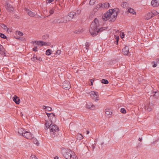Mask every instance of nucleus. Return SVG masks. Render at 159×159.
Returning a JSON list of instances; mask_svg holds the SVG:
<instances>
[{"label":"nucleus","instance_id":"6e6d98bb","mask_svg":"<svg viewBox=\"0 0 159 159\" xmlns=\"http://www.w3.org/2000/svg\"><path fill=\"white\" fill-rule=\"evenodd\" d=\"M115 39H116V40H118L119 41V37L118 36H117L116 35H115Z\"/></svg>","mask_w":159,"mask_h":159},{"label":"nucleus","instance_id":"412c9836","mask_svg":"<svg viewBox=\"0 0 159 159\" xmlns=\"http://www.w3.org/2000/svg\"><path fill=\"white\" fill-rule=\"evenodd\" d=\"M25 130L21 128H19L18 129V132L20 135H22L23 136V134H24Z\"/></svg>","mask_w":159,"mask_h":159},{"label":"nucleus","instance_id":"c85d7f7f","mask_svg":"<svg viewBox=\"0 0 159 159\" xmlns=\"http://www.w3.org/2000/svg\"><path fill=\"white\" fill-rule=\"evenodd\" d=\"M100 8H101V3H99L96 6V8L94 9V11L95 12L97 11Z\"/></svg>","mask_w":159,"mask_h":159},{"label":"nucleus","instance_id":"4d7b16f0","mask_svg":"<svg viewBox=\"0 0 159 159\" xmlns=\"http://www.w3.org/2000/svg\"><path fill=\"white\" fill-rule=\"evenodd\" d=\"M14 18H16L17 19H19V16H18V15H17L16 14H15L14 15Z\"/></svg>","mask_w":159,"mask_h":159},{"label":"nucleus","instance_id":"4be33fe9","mask_svg":"<svg viewBox=\"0 0 159 159\" xmlns=\"http://www.w3.org/2000/svg\"><path fill=\"white\" fill-rule=\"evenodd\" d=\"M49 119L51 121V122H53V121H54L56 120V115L53 116V115H50L49 117H48Z\"/></svg>","mask_w":159,"mask_h":159},{"label":"nucleus","instance_id":"b1692460","mask_svg":"<svg viewBox=\"0 0 159 159\" xmlns=\"http://www.w3.org/2000/svg\"><path fill=\"white\" fill-rule=\"evenodd\" d=\"M127 12L133 14H134L136 13V12L134 10L131 8H129Z\"/></svg>","mask_w":159,"mask_h":159},{"label":"nucleus","instance_id":"4468645a","mask_svg":"<svg viewBox=\"0 0 159 159\" xmlns=\"http://www.w3.org/2000/svg\"><path fill=\"white\" fill-rule=\"evenodd\" d=\"M86 107L87 108L93 110L95 108V106L91 102H89L87 104Z\"/></svg>","mask_w":159,"mask_h":159},{"label":"nucleus","instance_id":"a18cd8bd","mask_svg":"<svg viewBox=\"0 0 159 159\" xmlns=\"http://www.w3.org/2000/svg\"><path fill=\"white\" fill-rule=\"evenodd\" d=\"M17 34L18 35L20 36H23V34L22 32L20 31H17Z\"/></svg>","mask_w":159,"mask_h":159},{"label":"nucleus","instance_id":"a19ab883","mask_svg":"<svg viewBox=\"0 0 159 159\" xmlns=\"http://www.w3.org/2000/svg\"><path fill=\"white\" fill-rule=\"evenodd\" d=\"M20 38L19 39L20 40H21L23 42H25L26 41L25 38L23 37H21L20 38Z\"/></svg>","mask_w":159,"mask_h":159},{"label":"nucleus","instance_id":"6ab92c4d","mask_svg":"<svg viewBox=\"0 0 159 159\" xmlns=\"http://www.w3.org/2000/svg\"><path fill=\"white\" fill-rule=\"evenodd\" d=\"M40 46H49L50 45V43L49 42H46L40 41Z\"/></svg>","mask_w":159,"mask_h":159},{"label":"nucleus","instance_id":"cd10ccee","mask_svg":"<svg viewBox=\"0 0 159 159\" xmlns=\"http://www.w3.org/2000/svg\"><path fill=\"white\" fill-rule=\"evenodd\" d=\"M100 81L101 83L106 84H107L109 83L108 80L106 79H102Z\"/></svg>","mask_w":159,"mask_h":159},{"label":"nucleus","instance_id":"c9c22d12","mask_svg":"<svg viewBox=\"0 0 159 159\" xmlns=\"http://www.w3.org/2000/svg\"><path fill=\"white\" fill-rule=\"evenodd\" d=\"M40 41H33L32 42V43L34 44H35L36 45H38L39 46L40 44Z\"/></svg>","mask_w":159,"mask_h":159},{"label":"nucleus","instance_id":"0eeeda50","mask_svg":"<svg viewBox=\"0 0 159 159\" xmlns=\"http://www.w3.org/2000/svg\"><path fill=\"white\" fill-rule=\"evenodd\" d=\"M62 88L66 89H69L70 88V83L69 81H64L62 85Z\"/></svg>","mask_w":159,"mask_h":159},{"label":"nucleus","instance_id":"4c0bfd02","mask_svg":"<svg viewBox=\"0 0 159 159\" xmlns=\"http://www.w3.org/2000/svg\"><path fill=\"white\" fill-rule=\"evenodd\" d=\"M96 0H90L89 4L91 5H93L95 3Z\"/></svg>","mask_w":159,"mask_h":159},{"label":"nucleus","instance_id":"2f4dec72","mask_svg":"<svg viewBox=\"0 0 159 159\" xmlns=\"http://www.w3.org/2000/svg\"><path fill=\"white\" fill-rule=\"evenodd\" d=\"M52 51L50 49H47L46 52V54L47 55L49 56L52 54Z\"/></svg>","mask_w":159,"mask_h":159},{"label":"nucleus","instance_id":"338daca9","mask_svg":"<svg viewBox=\"0 0 159 159\" xmlns=\"http://www.w3.org/2000/svg\"><path fill=\"white\" fill-rule=\"evenodd\" d=\"M142 140V138H139V140L140 141H141Z\"/></svg>","mask_w":159,"mask_h":159},{"label":"nucleus","instance_id":"864d4df0","mask_svg":"<svg viewBox=\"0 0 159 159\" xmlns=\"http://www.w3.org/2000/svg\"><path fill=\"white\" fill-rule=\"evenodd\" d=\"M37 60L39 61H42V59L41 57H37L36 59Z\"/></svg>","mask_w":159,"mask_h":159},{"label":"nucleus","instance_id":"8fccbe9b","mask_svg":"<svg viewBox=\"0 0 159 159\" xmlns=\"http://www.w3.org/2000/svg\"><path fill=\"white\" fill-rule=\"evenodd\" d=\"M61 51L60 50H57L56 52V54L57 55H59L61 54Z\"/></svg>","mask_w":159,"mask_h":159},{"label":"nucleus","instance_id":"de8ad7c7","mask_svg":"<svg viewBox=\"0 0 159 159\" xmlns=\"http://www.w3.org/2000/svg\"><path fill=\"white\" fill-rule=\"evenodd\" d=\"M31 159H38L34 155H31Z\"/></svg>","mask_w":159,"mask_h":159},{"label":"nucleus","instance_id":"bb28decb","mask_svg":"<svg viewBox=\"0 0 159 159\" xmlns=\"http://www.w3.org/2000/svg\"><path fill=\"white\" fill-rule=\"evenodd\" d=\"M128 5V3L126 2H123L121 5V7L123 8L127 7Z\"/></svg>","mask_w":159,"mask_h":159},{"label":"nucleus","instance_id":"9b49d317","mask_svg":"<svg viewBox=\"0 0 159 159\" xmlns=\"http://www.w3.org/2000/svg\"><path fill=\"white\" fill-rule=\"evenodd\" d=\"M152 103H150L147 104L145 106V109L148 111H151L152 109Z\"/></svg>","mask_w":159,"mask_h":159},{"label":"nucleus","instance_id":"20e7f679","mask_svg":"<svg viewBox=\"0 0 159 159\" xmlns=\"http://www.w3.org/2000/svg\"><path fill=\"white\" fill-rule=\"evenodd\" d=\"M49 129L50 134L53 137L57 136L58 134V132L59 130L58 127L56 125H52Z\"/></svg>","mask_w":159,"mask_h":159},{"label":"nucleus","instance_id":"39448f33","mask_svg":"<svg viewBox=\"0 0 159 159\" xmlns=\"http://www.w3.org/2000/svg\"><path fill=\"white\" fill-rule=\"evenodd\" d=\"M91 98L95 101V102L98 101L99 100V97L98 92H95L94 91H92L90 92Z\"/></svg>","mask_w":159,"mask_h":159},{"label":"nucleus","instance_id":"5701e85b","mask_svg":"<svg viewBox=\"0 0 159 159\" xmlns=\"http://www.w3.org/2000/svg\"><path fill=\"white\" fill-rule=\"evenodd\" d=\"M105 113L106 115L108 116L109 115H111L112 114V112L110 109H106L105 110Z\"/></svg>","mask_w":159,"mask_h":159},{"label":"nucleus","instance_id":"423d86ee","mask_svg":"<svg viewBox=\"0 0 159 159\" xmlns=\"http://www.w3.org/2000/svg\"><path fill=\"white\" fill-rule=\"evenodd\" d=\"M23 135V137L29 139H32L33 138V134L30 132L26 130H25Z\"/></svg>","mask_w":159,"mask_h":159},{"label":"nucleus","instance_id":"473e14b6","mask_svg":"<svg viewBox=\"0 0 159 159\" xmlns=\"http://www.w3.org/2000/svg\"><path fill=\"white\" fill-rule=\"evenodd\" d=\"M81 12V10L80 9H77L76 11L75 12V13L76 17H77L78 15H80V14Z\"/></svg>","mask_w":159,"mask_h":159},{"label":"nucleus","instance_id":"e433bc0d","mask_svg":"<svg viewBox=\"0 0 159 159\" xmlns=\"http://www.w3.org/2000/svg\"><path fill=\"white\" fill-rule=\"evenodd\" d=\"M77 139L79 140H81L83 138L82 135L81 134H79L77 135Z\"/></svg>","mask_w":159,"mask_h":159},{"label":"nucleus","instance_id":"ea45409f","mask_svg":"<svg viewBox=\"0 0 159 159\" xmlns=\"http://www.w3.org/2000/svg\"><path fill=\"white\" fill-rule=\"evenodd\" d=\"M33 46H34V47L33 48V49H32L33 51H34V52H37L38 51V50L37 49V47L35 46L34 45Z\"/></svg>","mask_w":159,"mask_h":159},{"label":"nucleus","instance_id":"9d476101","mask_svg":"<svg viewBox=\"0 0 159 159\" xmlns=\"http://www.w3.org/2000/svg\"><path fill=\"white\" fill-rule=\"evenodd\" d=\"M13 101L16 104L18 105L20 102V100L19 98L16 95H14L13 98Z\"/></svg>","mask_w":159,"mask_h":159},{"label":"nucleus","instance_id":"052dcab7","mask_svg":"<svg viewBox=\"0 0 159 159\" xmlns=\"http://www.w3.org/2000/svg\"><path fill=\"white\" fill-rule=\"evenodd\" d=\"M119 41L116 40L114 42V43L116 44H117L118 43Z\"/></svg>","mask_w":159,"mask_h":159},{"label":"nucleus","instance_id":"72a5a7b5","mask_svg":"<svg viewBox=\"0 0 159 159\" xmlns=\"http://www.w3.org/2000/svg\"><path fill=\"white\" fill-rule=\"evenodd\" d=\"M0 37L1 38L4 39H7V37L3 34L0 33Z\"/></svg>","mask_w":159,"mask_h":159},{"label":"nucleus","instance_id":"bf43d9fd","mask_svg":"<svg viewBox=\"0 0 159 159\" xmlns=\"http://www.w3.org/2000/svg\"><path fill=\"white\" fill-rule=\"evenodd\" d=\"M125 36V34L124 33H122V35L120 36V37L121 38H124V37Z\"/></svg>","mask_w":159,"mask_h":159},{"label":"nucleus","instance_id":"c03bdc74","mask_svg":"<svg viewBox=\"0 0 159 159\" xmlns=\"http://www.w3.org/2000/svg\"><path fill=\"white\" fill-rule=\"evenodd\" d=\"M85 46L86 49H88L89 47V43L88 42H87L85 43Z\"/></svg>","mask_w":159,"mask_h":159},{"label":"nucleus","instance_id":"6e6552de","mask_svg":"<svg viewBox=\"0 0 159 159\" xmlns=\"http://www.w3.org/2000/svg\"><path fill=\"white\" fill-rule=\"evenodd\" d=\"M71 20L69 18L68 15H66L64 16L61 19V20L58 22V23H66L68 21H70Z\"/></svg>","mask_w":159,"mask_h":159},{"label":"nucleus","instance_id":"7c9ffc66","mask_svg":"<svg viewBox=\"0 0 159 159\" xmlns=\"http://www.w3.org/2000/svg\"><path fill=\"white\" fill-rule=\"evenodd\" d=\"M45 126L46 127V129H48L49 128L50 129L51 127V126L52 125V123H51L50 124L48 123V122H46L45 123Z\"/></svg>","mask_w":159,"mask_h":159},{"label":"nucleus","instance_id":"e2e57ef3","mask_svg":"<svg viewBox=\"0 0 159 159\" xmlns=\"http://www.w3.org/2000/svg\"><path fill=\"white\" fill-rule=\"evenodd\" d=\"M31 60L32 61H35V58H34V57H33L31 58Z\"/></svg>","mask_w":159,"mask_h":159},{"label":"nucleus","instance_id":"774afa93","mask_svg":"<svg viewBox=\"0 0 159 159\" xmlns=\"http://www.w3.org/2000/svg\"><path fill=\"white\" fill-rule=\"evenodd\" d=\"M89 131H88V130H87L86 131V134H89Z\"/></svg>","mask_w":159,"mask_h":159},{"label":"nucleus","instance_id":"603ef678","mask_svg":"<svg viewBox=\"0 0 159 159\" xmlns=\"http://www.w3.org/2000/svg\"><path fill=\"white\" fill-rule=\"evenodd\" d=\"M81 32L79 30H76L74 31V33L75 34H79Z\"/></svg>","mask_w":159,"mask_h":159},{"label":"nucleus","instance_id":"37998d69","mask_svg":"<svg viewBox=\"0 0 159 159\" xmlns=\"http://www.w3.org/2000/svg\"><path fill=\"white\" fill-rule=\"evenodd\" d=\"M46 114L47 115L48 117H49L50 116V115H53V116H55V114L53 113H49L47 112H46Z\"/></svg>","mask_w":159,"mask_h":159},{"label":"nucleus","instance_id":"ddd939ff","mask_svg":"<svg viewBox=\"0 0 159 159\" xmlns=\"http://www.w3.org/2000/svg\"><path fill=\"white\" fill-rule=\"evenodd\" d=\"M151 4L153 7H158L159 6V0H152Z\"/></svg>","mask_w":159,"mask_h":159},{"label":"nucleus","instance_id":"0e129e2a","mask_svg":"<svg viewBox=\"0 0 159 159\" xmlns=\"http://www.w3.org/2000/svg\"><path fill=\"white\" fill-rule=\"evenodd\" d=\"M33 57H34V58H35L36 59L37 57L35 55V54H34L33 56Z\"/></svg>","mask_w":159,"mask_h":159},{"label":"nucleus","instance_id":"69168bd1","mask_svg":"<svg viewBox=\"0 0 159 159\" xmlns=\"http://www.w3.org/2000/svg\"><path fill=\"white\" fill-rule=\"evenodd\" d=\"M21 37H19V36H16V37H15V38L16 39H20V38H20Z\"/></svg>","mask_w":159,"mask_h":159},{"label":"nucleus","instance_id":"f257e3e1","mask_svg":"<svg viewBox=\"0 0 159 159\" xmlns=\"http://www.w3.org/2000/svg\"><path fill=\"white\" fill-rule=\"evenodd\" d=\"M99 20L97 18H95L92 22L89 29V32L92 36H96L99 32H102L108 28V27H104L99 29Z\"/></svg>","mask_w":159,"mask_h":159},{"label":"nucleus","instance_id":"2eb2a0df","mask_svg":"<svg viewBox=\"0 0 159 159\" xmlns=\"http://www.w3.org/2000/svg\"><path fill=\"white\" fill-rule=\"evenodd\" d=\"M153 16V13L152 12H149L145 15V19L146 20H148L151 18Z\"/></svg>","mask_w":159,"mask_h":159},{"label":"nucleus","instance_id":"3c124183","mask_svg":"<svg viewBox=\"0 0 159 159\" xmlns=\"http://www.w3.org/2000/svg\"><path fill=\"white\" fill-rule=\"evenodd\" d=\"M96 144L94 143V144H93L91 146V148L92 149L93 151L95 147Z\"/></svg>","mask_w":159,"mask_h":159},{"label":"nucleus","instance_id":"5fc2aeb1","mask_svg":"<svg viewBox=\"0 0 159 159\" xmlns=\"http://www.w3.org/2000/svg\"><path fill=\"white\" fill-rule=\"evenodd\" d=\"M42 37L43 39H47L48 38V35H43V36Z\"/></svg>","mask_w":159,"mask_h":159},{"label":"nucleus","instance_id":"49530a36","mask_svg":"<svg viewBox=\"0 0 159 159\" xmlns=\"http://www.w3.org/2000/svg\"><path fill=\"white\" fill-rule=\"evenodd\" d=\"M152 12L153 13V16L156 15L158 14V12L156 11H153Z\"/></svg>","mask_w":159,"mask_h":159},{"label":"nucleus","instance_id":"79ce46f5","mask_svg":"<svg viewBox=\"0 0 159 159\" xmlns=\"http://www.w3.org/2000/svg\"><path fill=\"white\" fill-rule=\"evenodd\" d=\"M54 11V10L53 9H52L49 11V13H50V15L53 14Z\"/></svg>","mask_w":159,"mask_h":159},{"label":"nucleus","instance_id":"f03ea898","mask_svg":"<svg viewBox=\"0 0 159 159\" xmlns=\"http://www.w3.org/2000/svg\"><path fill=\"white\" fill-rule=\"evenodd\" d=\"M119 11V9L117 8L110 9L103 15L102 18L104 20H109L110 22H114L116 18Z\"/></svg>","mask_w":159,"mask_h":159},{"label":"nucleus","instance_id":"13d9d810","mask_svg":"<svg viewBox=\"0 0 159 159\" xmlns=\"http://www.w3.org/2000/svg\"><path fill=\"white\" fill-rule=\"evenodd\" d=\"M158 138L155 141H154L153 143V144H155L156 142H157L158 141Z\"/></svg>","mask_w":159,"mask_h":159},{"label":"nucleus","instance_id":"393cba45","mask_svg":"<svg viewBox=\"0 0 159 159\" xmlns=\"http://www.w3.org/2000/svg\"><path fill=\"white\" fill-rule=\"evenodd\" d=\"M43 108L44 109H45L46 111H50L52 110V109L51 107H50L48 106H45L44 105L43 106Z\"/></svg>","mask_w":159,"mask_h":159},{"label":"nucleus","instance_id":"f3484780","mask_svg":"<svg viewBox=\"0 0 159 159\" xmlns=\"http://www.w3.org/2000/svg\"><path fill=\"white\" fill-rule=\"evenodd\" d=\"M7 9V10L11 12H12L13 11V8L12 6L9 3H7L6 5Z\"/></svg>","mask_w":159,"mask_h":159},{"label":"nucleus","instance_id":"680f3d73","mask_svg":"<svg viewBox=\"0 0 159 159\" xmlns=\"http://www.w3.org/2000/svg\"><path fill=\"white\" fill-rule=\"evenodd\" d=\"M157 93V92L156 91V92H155V94H154V95H153V96H154V97L155 98H156V93Z\"/></svg>","mask_w":159,"mask_h":159},{"label":"nucleus","instance_id":"58836bf2","mask_svg":"<svg viewBox=\"0 0 159 159\" xmlns=\"http://www.w3.org/2000/svg\"><path fill=\"white\" fill-rule=\"evenodd\" d=\"M151 63L152 64V66L153 67H156L157 65V63L156 62H155L154 61L152 62Z\"/></svg>","mask_w":159,"mask_h":159},{"label":"nucleus","instance_id":"dca6fc26","mask_svg":"<svg viewBox=\"0 0 159 159\" xmlns=\"http://www.w3.org/2000/svg\"><path fill=\"white\" fill-rule=\"evenodd\" d=\"M0 54L1 55H5L6 54L5 50L3 47L0 44Z\"/></svg>","mask_w":159,"mask_h":159},{"label":"nucleus","instance_id":"a211bd4d","mask_svg":"<svg viewBox=\"0 0 159 159\" xmlns=\"http://www.w3.org/2000/svg\"><path fill=\"white\" fill-rule=\"evenodd\" d=\"M26 11L27 12V13L29 15V16L31 17H34L36 15V14L33 12L29 9H26Z\"/></svg>","mask_w":159,"mask_h":159},{"label":"nucleus","instance_id":"f8f14e48","mask_svg":"<svg viewBox=\"0 0 159 159\" xmlns=\"http://www.w3.org/2000/svg\"><path fill=\"white\" fill-rule=\"evenodd\" d=\"M122 52L123 54L125 55H127L129 52V48L126 46H125L122 49Z\"/></svg>","mask_w":159,"mask_h":159},{"label":"nucleus","instance_id":"aec40b11","mask_svg":"<svg viewBox=\"0 0 159 159\" xmlns=\"http://www.w3.org/2000/svg\"><path fill=\"white\" fill-rule=\"evenodd\" d=\"M109 4L107 2L103 4L101 3V8H107L109 7Z\"/></svg>","mask_w":159,"mask_h":159},{"label":"nucleus","instance_id":"09e8293b","mask_svg":"<svg viewBox=\"0 0 159 159\" xmlns=\"http://www.w3.org/2000/svg\"><path fill=\"white\" fill-rule=\"evenodd\" d=\"M90 81L91 83V84L90 85H93V82L94 81V79H90Z\"/></svg>","mask_w":159,"mask_h":159},{"label":"nucleus","instance_id":"1a4fd4ad","mask_svg":"<svg viewBox=\"0 0 159 159\" xmlns=\"http://www.w3.org/2000/svg\"><path fill=\"white\" fill-rule=\"evenodd\" d=\"M68 15L70 20H72L73 18H75L76 17L75 13L74 11H70L68 13Z\"/></svg>","mask_w":159,"mask_h":159},{"label":"nucleus","instance_id":"a878e982","mask_svg":"<svg viewBox=\"0 0 159 159\" xmlns=\"http://www.w3.org/2000/svg\"><path fill=\"white\" fill-rule=\"evenodd\" d=\"M32 139L34 143L36 144L37 146H39V143L37 139L36 138H34V137H33V138H32Z\"/></svg>","mask_w":159,"mask_h":159},{"label":"nucleus","instance_id":"f704fd0d","mask_svg":"<svg viewBox=\"0 0 159 159\" xmlns=\"http://www.w3.org/2000/svg\"><path fill=\"white\" fill-rule=\"evenodd\" d=\"M121 113L123 114H125L126 113V110L124 108H121L120 110Z\"/></svg>","mask_w":159,"mask_h":159},{"label":"nucleus","instance_id":"7ed1b4c3","mask_svg":"<svg viewBox=\"0 0 159 159\" xmlns=\"http://www.w3.org/2000/svg\"><path fill=\"white\" fill-rule=\"evenodd\" d=\"M61 153L66 159H77V157L74 152L70 149L63 148Z\"/></svg>","mask_w":159,"mask_h":159},{"label":"nucleus","instance_id":"c756f323","mask_svg":"<svg viewBox=\"0 0 159 159\" xmlns=\"http://www.w3.org/2000/svg\"><path fill=\"white\" fill-rule=\"evenodd\" d=\"M1 25V26L4 30L7 31H8V28L6 25L4 24H2Z\"/></svg>","mask_w":159,"mask_h":159}]
</instances>
